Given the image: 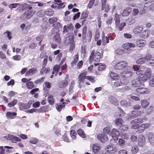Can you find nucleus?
<instances>
[{
	"mask_svg": "<svg viewBox=\"0 0 154 154\" xmlns=\"http://www.w3.org/2000/svg\"><path fill=\"white\" fill-rule=\"evenodd\" d=\"M101 57V55L100 52H96L94 53V51L93 50L90 56V63H91L93 60L96 62H99Z\"/></svg>",
	"mask_w": 154,
	"mask_h": 154,
	"instance_id": "1",
	"label": "nucleus"
},
{
	"mask_svg": "<svg viewBox=\"0 0 154 154\" xmlns=\"http://www.w3.org/2000/svg\"><path fill=\"white\" fill-rule=\"evenodd\" d=\"M35 13L32 10L27 11L21 15L20 19L23 21L26 20L31 17Z\"/></svg>",
	"mask_w": 154,
	"mask_h": 154,
	"instance_id": "2",
	"label": "nucleus"
},
{
	"mask_svg": "<svg viewBox=\"0 0 154 154\" xmlns=\"http://www.w3.org/2000/svg\"><path fill=\"white\" fill-rule=\"evenodd\" d=\"M87 73L86 72H84L79 75L78 78L79 84L78 87L79 88L84 87V86L81 84V83L83 82L84 80L87 78V76H86Z\"/></svg>",
	"mask_w": 154,
	"mask_h": 154,
	"instance_id": "3",
	"label": "nucleus"
},
{
	"mask_svg": "<svg viewBox=\"0 0 154 154\" xmlns=\"http://www.w3.org/2000/svg\"><path fill=\"white\" fill-rule=\"evenodd\" d=\"M144 112L143 111L134 110L131 112L130 114H128L127 118L128 119H131L137 117Z\"/></svg>",
	"mask_w": 154,
	"mask_h": 154,
	"instance_id": "4",
	"label": "nucleus"
},
{
	"mask_svg": "<svg viewBox=\"0 0 154 154\" xmlns=\"http://www.w3.org/2000/svg\"><path fill=\"white\" fill-rule=\"evenodd\" d=\"M151 74V70L149 68L147 69L144 74L141 76H139L142 82H145L148 80L150 77Z\"/></svg>",
	"mask_w": 154,
	"mask_h": 154,
	"instance_id": "5",
	"label": "nucleus"
},
{
	"mask_svg": "<svg viewBox=\"0 0 154 154\" xmlns=\"http://www.w3.org/2000/svg\"><path fill=\"white\" fill-rule=\"evenodd\" d=\"M128 66V63L125 61H122L117 63L114 66V68L116 69H121L123 68H125Z\"/></svg>",
	"mask_w": 154,
	"mask_h": 154,
	"instance_id": "6",
	"label": "nucleus"
},
{
	"mask_svg": "<svg viewBox=\"0 0 154 154\" xmlns=\"http://www.w3.org/2000/svg\"><path fill=\"white\" fill-rule=\"evenodd\" d=\"M125 68H126L127 69L123 71L122 75L125 77L131 76L133 74L132 67L130 66H128Z\"/></svg>",
	"mask_w": 154,
	"mask_h": 154,
	"instance_id": "7",
	"label": "nucleus"
},
{
	"mask_svg": "<svg viewBox=\"0 0 154 154\" xmlns=\"http://www.w3.org/2000/svg\"><path fill=\"white\" fill-rule=\"evenodd\" d=\"M151 3L150 2H147L144 4L143 6L141 5V7L139 8L140 9V13L142 14L144 13L146 11L150 10V7L149 6H151Z\"/></svg>",
	"mask_w": 154,
	"mask_h": 154,
	"instance_id": "8",
	"label": "nucleus"
},
{
	"mask_svg": "<svg viewBox=\"0 0 154 154\" xmlns=\"http://www.w3.org/2000/svg\"><path fill=\"white\" fill-rule=\"evenodd\" d=\"M68 44L69 45V51L72 53L73 50L75 48V43L74 42V40L72 36H69L68 37Z\"/></svg>",
	"mask_w": 154,
	"mask_h": 154,
	"instance_id": "9",
	"label": "nucleus"
},
{
	"mask_svg": "<svg viewBox=\"0 0 154 154\" xmlns=\"http://www.w3.org/2000/svg\"><path fill=\"white\" fill-rule=\"evenodd\" d=\"M4 138L7 140H11L13 143H16V141H20L21 140V139L19 138L10 134L5 136Z\"/></svg>",
	"mask_w": 154,
	"mask_h": 154,
	"instance_id": "10",
	"label": "nucleus"
},
{
	"mask_svg": "<svg viewBox=\"0 0 154 154\" xmlns=\"http://www.w3.org/2000/svg\"><path fill=\"white\" fill-rule=\"evenodd\" d=\"M138 76L136 79L132 81V85L134 87L140 86L142 84V81Z\"/></svg>",
	"mask_w": 154,
	"mask_h": 154,
	"instance_id": "11",
	"label": "nucleus"
},
{
	"mask_svg": "<svg viewBox=\"0 0 154 154\" xmlns=\"http://www.w3.org/2000/svg\"><path fill=\"white\" fill-rule=\"evenodd\" d=\"M136 92L140 94H147L149 93L148 89L143 87H140L136 89Z\"/></svg>",
	"mask_w": 154,
	"mask_h": 154,
	"instance_id": "12",
	"label": "nucleus"
},
{
	"mask_svg": "<svg viewBox=\"0 0 154 154\" xmlns=\"http://www.w3.org/2000/svg\"><path fill=\"white\" fill-rule=\"evenodd\" d=\"M97 138L98 140L102 143H105L108 140V139L107 137L104 134H99L97 136Z\"/></svg>",
	"mask_w": 154,
	"mask_h": 154,
	"instance_id": "13",
	"label": "nucleus"
},
{
	"mask_svg": "<svg viewBox=\"0 0 154 154\" xmlns=\"http://www.w3.org/2000/svg\"><path fill=\"white\" fill-rule=\"evenodd\" d=\"M106 151L107 152L110 153H113L116 152L117 149L116 148L113 146L112 145H108L105 148Z\"/></svg>",
	"mask_w": 154,
	"mask_h": 154,
	"instance_id": "14",
	"label": "nucleus"
},
{
	"mask_svg": "<svg viewBox=\"0 0 154 154\" xmlns=\"http://www.w3.org/2000/svg\"><path fill=\"white\" fill-rule=\"evenodd\" d=\"M148 140L150 144L154 146V134L151 132H149L148 134Z\"/></svg>",
	"mask_w": 154,
	"mask_h": 154,
	"instance_id": "15",
	"label": "nucleus"
},
{
	"mask_svg": "<svg viewBox=\"0 0 154 154\" xmlns=\"http://www.w3.org/2000/svg\"><path fill=\"white\" fill-rule=\"evenodd\" d=\"M137 46L139 47H141L144 46L146 44V42L145 40L138 39L136 41Z\"/></svg>",
	"mask_w": 154,
	"mask_h": 154,
	"instance_id": "16",
	"label": "nucleus"
},
{
	"mask_svg": "<svg viewBox=\"0 0 154 154\" xmlns=\"http://www.w3.org/2000/svg\"><path fill=\"white\" fill-rule=\"evenodd\" d=\"M112 137L115 140L118 139V137L119 135L120 134L118 130L114 128L112 130Z\"/></svg>",
	"mask_w": 154,
	"mask_h": 154,
	"instance_id": "17",
	"label": "nucleus"
},
{
	"mask_svg": "<svg viewBox=\"0 0 154 154\" xmlns=\"http://www.w3.org/2000/svg\"><path fill=\"white\" fill-rule=\"evenodd\" d=\"M18 105L20 110H23L24 109H29L30 107L29 103H27L26 104H24L21 102H19Z\"/></svg>",
	"mask_w": 154,
	"mask_h": 154,
	"instance_id": "18",
	"label": "nucleus"
},
{
	"mask_svg": "<svg viewBox=\"0 0 154 154\" xmlns=\"http://www.w3.org/2000/svg\"><path fill=\"white\" fill-rule=\"evenodd\" d=\"M145 140L143 136L140 137L138 140V145L139 147H142L145 145Z\"/></svg>",
	"mask_w": 154,
	"mask_h": 154,
	"instance_id": "19",
	"label": "nucleus"
},
{
	"mask_svg": "<svg viewBox=\"0 0 154 154\" xmlns=\"http://www.w3.org/2000/svg\"><path fill=\"white\" fill-rule=\"evenodd\" d=\"M101 146L99 144H95L93 146V151L94 153L98 152L101 149Z\"/></svg>",
	"mask_w": 154,
	"mask_h": 154,
	"instance_id": "20",
	"label": "nucleus"
},
{
	"mask_svg": "<svg viewBox=\"0 0 154 154\" xmlns=\"http://www.w3.org/2000/svg\"><path fill=\"white\" fill-rule=\"evenodd\" d=\"M17 113L15 112H8L6 114V117L7 119H12L16 117Z\"/></svg>",
	"mask_w": 154,
	"mask_h": 154,
	"instance_id": "21",
	"label": "nucleus"
},
{
	"mask_svg": "<svg viewBox=\"0 0 154 154\" xmlns=\"http://www.w3.org/2000/svg\"><path fill=\"white\" fill-rule=\"evenodd\" d=\"M37 72V69L36 68H33L29 69L27 71L26 73V76H29L35 74Z\"/></svg>",
	"mask_w": 154,
	"mask_h": 154,
	"instance_id": "22",
	"label": "nucleus"
},
{
	"mask_svg": "<svg viewBox=\"0 0 154 154\" xmlns=\"http://www.w3.org/2000/svg\"><path fill=\"white\" fill-rule=\"evenodd\" d=\"M68 85V81L66 79L62 81L59 83V87L60 88H64Z\"/></svg>",
	"mask_w": 154,
	"mask_h": 154,
	"instance_id": "23",
	"label": "nucleus"
},
{
	"mask_svg": "<svg viewBox=\"0 0 154 154\" xmlns=\"http://www.w3.org/2000/svg\"><path fill=\"white\" fill-rule=\"evenodd\" d=\"M22 6V9L23 11H25L27 9L29 10H32L31 9H32V7L29 4L23 3L21 5Z\"/></svg>",
	"mask_w": 154,
	"mask_h": 154,
	"instance_id": "24",
	"label": "nucleus"
},
{
	"mask_svg": "<svg viewBox=\"0 0 154 154\" xmlns=\"http://www.w3.org/2000/svg\"><path fill=\"white\" fill-rule=\"evenodd\" d=\"M143 29V28L142 26H137L133 29V32L135 34H138L140 33Z\"/></svg>",
	"mask_w": 154,
	"mask_h": 154,
	"instance_id": "25",
	"label": "nucleus"
},
{
	"mask_svg": "<svg viewBox=\"0 0 154 154\" xmlns=\"http://www.w3.org/2000/svg\"><path fill=\"white\" fill-rule=\"evenodd\" d=\"M54 42L57 44H60L61 42V39L59 34H57L54 35L53 38Z\"/></svg>",
	"mask_w": 154,
	"mask_h": 154,
	"instance_id": "26",
	"label": "nucleus"
},
{
	"mask_svg": "<svg viewBox=\"0 0 154 154\" xmlns=\"http://www.w3.org/2000/svg\"><path fill=\"white\" fill-rule=\"evenodd\" d=\"M131 11V9L130 7H128L125 9L124 10L122 13V15L123 16H126L128 15Z\"/></svg>",
	"mask_w": 154,
	"mask_h": 154,
	"instance_id": "27",
	"label": "nucleus"
},
{
	"mask_svg": "<svg viewBox=\"0 0 154 154\" xmlns=\"http://www.w3.org/2000/svg\"><path fill=\"white\" fill-rule=\"evenodd\" d=\"M131 128L132 129H136L138 128L140 126L139 124L137 123L134 120L132 121L131 122Z\"/></svg>",
	"mask_w": 154,
	"mask_h": 154,
	"instance_id": "28",
	"label": "nucleus"
},
{
	"mask_svg": "<svg viewBox=\"0 0 154 154\" xmlns=\"http://www.w3.org/2000/svg\"><path fill=\"white\" fill-rule=\"evenodd\" d=\"M135 46V44L131 43H128L123 45V48L127 50L131 48H134Z\"/></svg>",
	"mask_w": 154,
	"mask_h": 154,
	"instance_id": "29",
	"label": "nucleus"
},
{
	"mask_svg": "<svg viewBox=\"0 0 154 154\" xmlns=\"http://www.w3.org/2000/svg\"><path fill=\"white\" fill-rule=\"evenodd\" d=\"M65 106L64 103H62V104L58 103L56 104V109L57 111L60 112L62 109L64 108Z\"/></svg>",
	"mask_w": 154,
	"mask_h": 154,
	"instance_id": "30",
	"label": "nucleus"
},
{
	"mask_svg": "<svg viewBox=\"0 0 154 154\" xmlns=\"http://www.w3.org/2000/svg\"><path fill=\"white\" fill-rule=\"evenodd\" d=\"M109 99L110 102L113 104L115 105H117L118 104V102L116 98L112 96L109 97Z\"/></svg>",
	"mask_w": 154,
	"mask_h": 154,
	"instance_id": "31",
	"label": "nucleus"
},
{
	"mask_svg": "<svg viewBox=\"0 0 154 154\" xmlns=\"http://www.w3.org/2000/svg\"><path fill=\"white\" fill-rule=\"evenodd\" d=\"M110 75L112 79L116 80L118 79L119 77L118 74L113 72H111L110 73Z\"/></svg>",
	"mask_w": 154,
	"mask_h": 154,
	"instance_id": "32",
	"label": "nucleus"
},
{
	"mask_svg": "<svg viewBox=\"0 0 154 154\" xmlns=\"http://www.w3.org/2000/svg\"><path fill=\"white\" fill-rule=\"evenodd\" d=\"M102 45H105L107 43L109 42V38H108L106 36L105 37V35L103 33L102 37Z\"/></svg>",
	"mask_w": 154,
	"mask_h": 154,
	"instance_id": "33",
	"label": "nucleus"
},
{
	"mask_svg": "<svg viewBox=\"0 0 154 154\" xmlns=\"http://www.w3.org/2000/svg\"><path fill=\"white\" fill-rule=\"evenodd\" d=\"M140 35V37L142 38H146L149 35L148 32L147 30H145L142 32H141Z\"/></svg>",
	"mask_w": 154,
	"mask_h": 154,
	"instance_id": "34",
	"label": "nucleus"
},
{
	"mask_svg": "<svg viewBox=\"0 0 154 154\" xmlns=\"http://www.w3.org/2000/svg\"><path fill=\"white\" fill-rule=\"evenodd\" d=\"M109 9V5L108 4H103L102 5V7L101 10L103 11L104 10H105V11L106 12H108Z\"/></svg>",
	"mask_w": 154,
	"mask_h": 154,
	"instance_id": "35",
	"label": "nucleus"
},
{
	"mask_svg": "<svg viewBox=\"0 0 154 154\" xmlns=\"http://www.w3.org/2000/svg\"><path fill=\"white\" fill-rule=\"evenodd\" d=\"M121 104L125 107H128L130 106L131 103L129 102H128L126 100H123L121 101Z\"/></svg>",
	"mask_w": 154,
	"mask_h": 154,
	"instance_id": "36",
	"label": "nucleus"
},
{
	"mask_svg": "<svg viewBox=\"0 0 154 154\" xmlns=\"http://www.w3.org/2000/svg\"><path fill=\"white\" fill-rule=\"evenodd\" d=\"M54 13V11L52 9H48L45 11V14L48 16H51Z\"/></svg>",
	"mask_w": 154,
	"mask_h": 154,
	"instance_id": "37",
	"label": "nucleus"
},
{
	"mask_svg": "<svg viewBox=\"0 0 154 154\" xmlns=\"http://www.w3.org/2000/svg\"><path fill=\"white\" fill-rule=\"evenodd\" d=\"M138 148L137 146H132L131 149V153L134 154L137 153L138 152Z\"/></svg>",
	"mask_w": 154,
	"mask_h": 154,
	"instance_id": "38",
	"label": "nucleus"
},
{
	"mask_svg": "<svg viewBox=\"0 0 154 154\" xmlns=\"http://www.w3.org/2000/svg\"><path fill=\"white\" fill-rule=\"evenodd\" d=\"M78 134L81 137L83 138H85L86 136L85 134L84 133V131L81 129H80L77 131Z\"/></svg>",
	"mask_w": 154,
	"mask_h": 154,
	"instance_id": "39",
	"label": "nucleus"
},
{
	"mask_svg": "<svg viewBox=\"0 0 154 154\" xmlns=\"http://www.w3.org/2000/svg\"><path fill=\"white\" fill-rule=\"evenodd\" d=\"M60 68V65H55L53 67V70L55 71V75H57V74L58 72L59 71Z\"/></svg>",
	"mask_w": 154,
	"mask_h": 154,
	"instance_id": "40",
	"label": "nucleus"
},
{
	"mask_svg": "<svg viewBox=\"0 0 154 154\" xmlns=\"http://www.w3.org/2000/svg\"><path fill=\"white\" fill-rule=\"evenodd\" d=\"M48 100L50 104H53L54 103L53 96L51 95L48 94Z\"/></svg>",
	"mask_w": 154,
	"mask_h": 154,
	"instance_id": "41",
	"label": "nucleus"
},
{
	"mask_svg": "<svg viewBox=\"0 0 154 154\" xmlns=\"http://www.w3.org/2000/svg\"><path fill=\"white\" fill-rule=\"evenodd\" d=\"M141 102V105L142 107L144 108L146 107L149 104L148 102L146 100H143Z\"/></svg>",
	"mask_w": 154,
	"mask_h": 154,
	"instance_id": "42",
	"label": "nucleus"
},
{
	"mask_svg": "<svg viewBox=\"0 0 154 154\" xmlns=\"http://www.w3.org/2000/svg\"><path fill=\"white\" fill-rule=\"evenodd\" d=\"M115 23L116 25L118 26L120 21V17L119 16L116 14H115Z\"/></svg>",
	"mask_w": 154,
	"mask_h": 154,
	"instance_id": "43",
	"label": "nucleus"
},
{
	"mask_svg": "<svg viewBox=\"0 0 154 154\" xmlns=\"http://www.w3.org/2000/svg\"><path fill=\"white\" fill-rule=\"evenodd\" d=\"M50 71V69L49 68H46L45 67H43L40 71V73L42 74L43 73H47L48 72Z\"/></svg>",
	"mask_w": 154,
	"mask_h": 154,
	"instance_id": "44",
	"label": "nucleus"
},
{
	"mask_svg": "<svg viewBox=\"0 0 154 154\" xmlns=\"http://www.w3.org/2000/svg\"><path fill=\"white\" fill-rule=\"evenodd\" d=\"M122 85L120 80L115 82L113 84V87H118Z\"/></svg>",
	"mask_w": 154,
	"mask_h": 154,
	"instance_id": "45",
	"label": "nucleus"
},
{
	"mask_svg": "<svg viewBox=\"0 0 154 154\" xmlns=\"http://www.w3.org/2000/svg\"><path fill=\"white\" fill-rule=\"evenodd\" d=\"M17 102V100L14 99L11 103H8V106L9 108H11L15 105Z\"/></svg>",
	"mask_w": 154,
	"mask_h": 154,
	"instance_id": "46",
	"label": "nucleus"
},
{
	"mask_svg": "<svg viewBox=\"0 0 154 154\" xmlns=\"http://www.w3.org/2000/svg\"><path fill=\"white\" fill-rule=\"evenodd\" d=\"M26 85L27 86V88L29 89H32L34 87L33 83L32 82L30 81L27 82L26 83Z\"/></svg>",
	"mask_w": 154,
	"mask_h": 154,
	"instance_id": "47",
	"label": "nucleus"
},
{
	"mask_svg": "<svg viewBox=\"0 0 154 154\" xmlns=\"http://www.w3.org/2000/svg\"><path fill=\"white\" fill-rule=\"evenodd\" d=\"M20 5V3H14L10 5H9V7L11 10H12L13 8H16Z\"/></svg>",
	"mask_w": 154,
	"mask_h": 154,
	"instance_id": "48",
	"label": "nucleus"
},
{
	"mask_svg": "<svg viewBox=\"0 0 154 154\" xmlns=\"http://www.w3.org/2000/svg\"><path fill=\"white\" fill-rule=\"evenodd\" d=\"M100 37V33L99 30L97 29L96 30L95 32V35L94 37V39L95 41H97L98 40Z\"/></svg>",
	"mask_w": 154,
	"mask_h": 154,
	"instance_id": "49",
	"label": "nucleus"
},
{
	"mask_svg": "<svg viewBox=\"0 0 154 154\" xmlns=\"http://www.w3.org/2000/svg\"><path fill=\"white\" fill-rule=\"evenodd\" d=\"M70 135L72 139H75L77 134L75 131L71 130L70 133Z\"/></svg>",
	"mask_w": 154,
	"mask_h": 154,
	"instance_id": "50",
	"label": "nucleus"
},
{
	"mask_svg": "<svg viewBox=\"0 0 154 154\" xmlns=\"http://www.w3.org/2000/svg\"><path fill=\"white\" fill-rule=\"evenodd\" d=\"M127 77L124 78L121 81L122 82V85H126L129 82V80L127 78Z\"/></svg>",
	"mask_w": 154,
	"mask_h": 154,
	"instance_id": "51",
	"label": "nucleus"
},
{
	"mask_svg": "<svg viewBox=\"0 0 154 154\" xmlns=\"http://www.w3.org/2000/svg\"><path fill=\"white\" fill-rule=\"evenodd\" d=\"M59 31V29L58 27H56L54 28L51 31V33L52 35H56L58 33Z\"/></svg>",
	"mask_w": 154,
	"mask_h": 154,
	"instance_id": "52",
	"label": "nucleus"
},
{
	"mask_svg": "<svg viewBox=\"0 0 154 154\" xmlns=\"http://www.w3.org/2000/svg\"><path fill=\"white\" fill-rule=\"evenodd\" d=\"M149 85L152 87H154V76L150 78L149 81Z\"/></svg>",
	"mask_w": 154,
	"mask_h": 154,
	"instance_id": "53",
	"label": "nucleus"
},
{
	"mask_svg": "<svg viewBox=\"0 0 154 154\" xmlns=\"http://www.w3.org/2000/svg\"><path fill=\"white\" fill-rule=\"evenodd\" d=\"M145 58L143 57L141 58L137 61L136 63L137 64H142L145 63Z\"/></svg>",
	"mask_w": 154,
	"mask_h": 154,
	"instance_id": "54",
	"label": "nucleus"
},
{
	"mask_svg": "<svg viewBox=\"0 0 154 154\" xmlns=\"http://www.w3.org/2000/svg\"><path fill=\"white\" fill-rule=\"evenodd\" d=\"M57 20V19L56 17H53L50 18L49 20V23L51 24H52L56 22Z\"/></svg>",
	"mask_w": 154,
	"mask_h": 154,
	"instance_id": "55",
	"label": "nucleus"
},
{
	"mask_svg": "<svg viewBox=\"0 0 154 154\" xmlns=\"http://www.w3.org/2000/svg\"><path fill=\"white\" fill-rule=\"evenodd\" d=\"M145 130L143 128L142 125H141L140 126H139V127L138 128L137 132L139 133H141L143 132Z\"/></svg>",
	"mask_w": 154,
	"mask_h": 154,
	"instance_id": "56",
	"label": "nucleus"
},
{
	"mask_svg": "<svg viewBox=\"0 0 154 154\" xmlns=\"http://www.w3.org/2000/svg\"><path fill=\"white\" fill-rule=\"evenodd\" d=\"M75 59H74V60L72 62V64L73 66L74 65H75L76 63L78 61L79 57L77 55H76L75 56Z\"/></svg>",
	"mask_w": 154,
	"mask_h": 154,
	"instance_id": "57",
	"label": "nucleus"
},
{
	"mask_svg": "<svg viewBox=\"0 0 154 154\" xmlns=\"http://www.w3.org/2000/svg\"><path fill=\"white\" fill-rule=\"evenodd\" d=\"M123 122V121L122 119H116L115 121V123L117 125L119 126L122 125Z\"/></svg>",
	"mask_w": 154,
	"mask_h": 154,
	"instance_id": "58",
	"label": "nucleus"
},
{
	"mask_svg": "<svg viewBox=\"0 0 154 154\" xmlns=\"http://www.w3.org/2000/svg\"><path fill=\"white\" fill-rule=\"evenodd\" d=\"M103 131L104 134H110V128L109 127H106L103 129Z\"/></svg>",
	"mask_w": 154,
	"mask_h": 154,
	"instance_id": "59",
	"label": "nucleus"
},
{
	"mask_svg": "<svg viewBox=\"0 0 154 154\" xmlns=\"http://www.w3.org/2000/svg\"><path fill=\"white\" fill-rule=\"evenodd\" d=\"M128 128V126L127 125H122L120 126L119 129L120 130L125 131L127 130Z\"/></svg>",
	"mask_w": 154,
	"mask_h": 154,
	"instance_id": "60",
	"label": "nucleus"
},
{
	"mask_svg": "<svg viewBox=\"0 0 154 154\" xmlns=\"http://www.w3.org/2000/svg\"><path fill=\"white\" fill-rule=\"evenodd\" d=\"M95 0H90L88 5L87 7L89 8H91L94 3Z\"/></svg>",
	"mask_w": 154,
	"mask_h": 154,
	"instance_id": "61",
	"label": "nucleus"
},
{
	"mask_svg": "<svg viewBox=\"0 0 154 154\" xmlns=\"http://www.w3.org/2000/svg\"><path fill=\"white\" fill-rule=\"evenodd\" d=\"M45 12L42 10H40L36 14L39 17H42L44 15Z\"/></svg>",
	"mask_w": 154,
	"mask_h": 154,
	"instance_id": "62",
	"label": "nucleus"
},
{
	"mask_svg": "<svg viewBox=\"0 0 154 154\" xmlns=\"http://www.w3.org/2000/svg\"><path fill=\"white\" fill-rule=\"evenodd\" d=\"M4 35L7 37L9 39H10L12 38V36L11 35V32L8 31H7L5 32L4 33Z\"/></svg>",
	"mask_w": 154,
	"mask_h": 154,
	"instance_id": "63",
	"label": "nucleus"
},
{
	"mask_svg": "<svg viewBox=\"0 0 154 154\" xmlns=\"http://www.w3.org/2000/svg\"><path fill=\"white\" fill-rule=\"evenodd\" d=\"M127 22L130 25H131L133 24L134 22V18L132 17H129L127 20Z\"/></svg>",
	"mask_w": 154,
	"mask_h": 154,
	"instance_id": "64",
	"label": "nucleus"
}]
</instances>
